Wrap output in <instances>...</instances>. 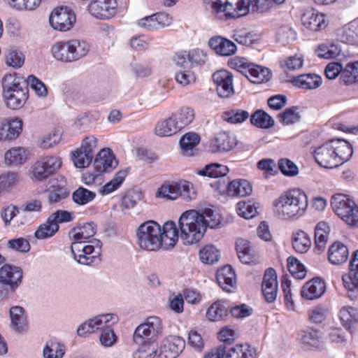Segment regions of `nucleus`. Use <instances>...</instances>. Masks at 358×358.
Returning <instances> with one entry per match:
<instances>
[{
    "instance_id": "nucleus-1",
    "label": "nucleus",
    "mask_w": 358,
    "mask_h": 358,
    "mask_svg": "<svg viewBox=\"0 0 358 358\" xmlns=\"http://www.w3.org/2000/svg\"><path fill=\"white\" fill-rule=\"evenodd\" d=\"M352 153V147L348 141L332 139L315 148L314 157L320 166L334 169L348 161Z\"/></svg>"
},
{
    "instance_id": "nucleus-2",
    "label": "nucleus",
    "mask_w": 358,
    "mask_h": 358,
    "mask_svg": "<svg viewBox=\"0 0 358 358\" xmlns=\"http://www.w3.org/2000/svg\"><path fill=\"white\" fill-rule=\"evenodd\" d=\"M274 211L278 218L283 220H294L306 213L308 197L300 189H293L282 193L273 201Z\"/></svg>"
},
{
    "instance_id": "nucleus-3",
    "label": "nucleus",
    "mask_w": 358,
    "mask_h": 358,
    "mask_svg": "<svg viewBox=\"0 0 358 358\" xmlns=\"http://www.w3.org/2000/svg\"><path fill=\"white\" fill-rule=\"evenodd\" d=\"M69 237L73 241L71 250L76 261L85 265L97 264L100 262L101 247L99 241L95 246L86 244L85 241L88 238L77 227L69 231Z\"/></svg>"
},
{
    "instance_id": "nucleus-4",
    "label": "nucleus",
    "mask_w": 358,
    "mask_h": 358,
    "mask_svg": "<svg viewBox=\"0 0 358 358\" xmlns=\"http://www.w3.org/2000/svg\"><path fill=\"white\" fill-rule=\"evenodd\" d=\"M203 218L200 213L195 210H186L182 213L178 220L180 238L185 245H190L199 242L206 232Z\"/></svg>"
},
{
    "instance_id": "nucleus-5",
    "label": "nucleus",
    "mask_w": 358,
    "mask_h": 358,
    "mask_svg": "<svg viewBox=\"0 0 358 358\" xmlns=\"http://www.w3.org/2000/svg\"><path fill=\"white\" fill-rule=\"evenodd\" d=\"M3 98L8 108L17 110L22 108L29 97L26 83L15 75L8 74L3 79Z\"/></svg>"
},
{
    "instance_id": "nucleus-6",
    "label": "nucleus",
    "mask_w": 358,
    "mask_h": 358,
    "mask_svg": "<svg viewBox=\"0 0 358 358\" xmlns=\"http://www.w3.org/2000/svg\"><path fill=\"white\" fill-rule=\"evenodd\" d=\"M89 48L85 41L72 39L57 42L52 46L51 53L56 60L68 63L85 57Z\"/></svg>"
},
{
    "instance_id": "nucleus-7",
    "label": "nucleus",
    "mask_w": 358,
    "mask_h": 358,
    "mask_svg": "<svg viewBox=\"0 0 358 358\" xmlns=\"http://www.w3.org/2000/svg\"><path fill=\"white\" fill-rule=\"evenodd\" d=\"M161 226L154 220L141 224L136 229V244L142 250L157 251L162 248Z\"/></svg>"
},
{
    "instance_id": "nucleus-8",
    "label": "nucleus",
    "mask_w": 358,
    "mask_h": 358,
    "mask_svg": "<svg viewBox=\"0 0 358 358\" xmlns=\"http://www.w3.org/2000/svg\"><path fill=\"white\" fill-rule=\"evenodd\" d=\"M229 65L244 75L251 83L260 84L268 82L272 77L269 69L250 62L246 58L236 57Z\"/></svg>"
},
{
    "instance_id": "nucleus-9",
    "label": "nucleus",
    "mask_w": 358,
    "mask_h": 358,
    "mask_svg": "<svg viewBox=\"0 0 358 358\" xmlns=\"http://www.w3.org/2000/svg\"><path fill=\"white\" fill-rule=\"evenodd\" d=\"M331 206L335 213L349 227L358 228V205L348 196L342 194L334 195Z\"/></svg>"
},
{
    "instance_id": "nucleus-10",
    "label": "nucleus",
    "mask_w": 358,
    "mask_h": 358,
    "mask_svg": "<svg viewBox=\"0 0 358 358\" xmlns=\"http://www.w3.org/2000/svg\"><path fill=\"white\" fill-rule=\"evenodd\" d=\"M157 197L175 200L179 197L185 201H191L196 198V193L193 185L186 180L165 182L157 190Z\"/></svg>"
},
{
    "instance_id": "nucleus-11",
    "label": "nucleus",
    "mask_w": 358,
    "mask_h": 358,
    "mask_svg": "<svg viewBox=\"0 0 358 358\" xmlns=\"http://www.w3.org/2000/svg\"><path fill=\"white\" fill-rule=\"evenodd\" d=\"M162 332V320L157 316L148 317L138 325L134 333V341L139 345H154V342Z\"/></svg>"
},
{
    "instance_id": "nucleus-12",
    "label": "nucleus",
    "mask_w": 358,
    "mask_h": 358,
    "mask_svg": "<svg viewBox=\"0 0 358 358\" xmlns=\"http://www.w3.org/2000/svg\"><path fill=\"white\" fill-rule=\"evenodd\" d=\"M118 320V316L113 313L97 315L80 324L77 329L78 335L84 336L98 330L102 332L105 329H113Z\"/></svg>"
},
{
    "instance_id": "nucleus-13",
    "label": "nucleus",
    "mask_w": 358,
    "mask_h": 358,
    "mask_svg": "<svg viewBox=\"0 0 358 358\" xmlns=\"http://www.w3.org/2000/svg\"><path fill=\"white\" fill-rule=\"evenodd\" d=\"M58 156H45L38 159L31 167L33 178L42 181L57 171L62 166Z\"/></svg>"
},
{
    "instance_id": "nucleus-14",
    "label": "nucleus",
    "mask_w": 358,
    "mask_h": 358,
    "mask_svg": "<svg viewBox=\"0 0 358 358\" xmlns=\"http://www.w3.org/2000/svg\"><path fill=\"white\" fill-rule=\"evenodd\" d=\"M117 0H91L87 6V10L93 17L106 20L117 14Z\"/></svg>"
},
{
    "instance_id": "nucleus-15",
    "label": "nucleus",
    "mask_w": 358,
    "mask_h": 358,
    "mask_svg": "<svg viewBox=\"0 0 358 358\" xmlns=\"http://www.w3.org/2000/svg\"><path fill=\"white\" fill-rule=\"evenodd\" d=\"M296 340L303 348L308 350L322 349L324 344L322 332L310 327L300 330Z\"/></svg>"
},
{
    "instance_id": "nucleus-16",
    "label": "nucleus",
    "mask_w": 358,
    "mask_h": 358,
    "mask_svg": "<svg viewBox=\"0 0 358 358\" xmlns=\"http://www.w3.org/2000/svg\"><path fill=\"white\" fill-rule=\"evenodd\" d=\"M76 20L73 10L68 7L62 6L54 9L50 16L51 26L57 30L66 31L71 29Z\"/></svg>"
},
{
    "instance_id": "nucleus-17",
    "label": "nucleus",
    "mask_w": 358,
    "mask_h": 358,
    "mask_svg": "<svg viewBox=\"0 0 358 358\" xmlns=\"http://www.w3.org/2000/svg\"><path fill=\"white\" fill-rule=\"evenodd\" d=\"M185 340L176 336H169L162 341L158 358H176L183 351Z\"/></svg>"
},
{
    "instance_id": "nucleus-18",
    "label": "nucleus",
    "mask_w": 358,
    "mask_h": 358,
    "mask_svg": "<svg viewBox=\"0 0 358 358\" xmlns=\"http://www.w3.org/2000/svg\"><path fill=\"white\" fill-rule=\"evenodd\" d=\"M216 86V91L220 97L228 98L234 93L233 75L227 70L215 71L212 76Z\"/></svg>"
},
{
    "instance_id": "nucleus-19",
    "label": "nucleus",
    "mask_w": 358,
    "mask_h": 358,
    "mask_svg": "<svg viewBox=\"0 0 358 358\" xmlns=\"http://www.w3.org/2000/svg\"><path fill=\"white\" fill-rule=\"evenodd\" d=\"M22 270L20 267L4 264L0 268V283L8 285L14 292L22 282Z\"/></svg>"
},
{
    "instance_id": "nucleus-20",
    "label": "nucleus",
    "mask_w": 358,
    "mask_h": 358,
    "mask_svg": "<svg viewBox=\"0 0 358 358\" xmlns=\"http://www.w3.org/2000/svg\"><path fill=\"white\" fill-rule=\"evenodd\" d=\"M22 121L19 117L0 120V141L17 138L22 131Z\"/></svg>"
},
{
    "instance_id": "nucleus-21",
    "label": "nucleus",
    "mask_w": 358,
    "mask_h": 358,
    "mask_svg": "<svg viewBox=\"0 0 358 358\" xmlns=\"http://www.w3.org/2000/svg\"><path fill=\"white\" fill-rule=\"evenodd\" d=\"M207 10L215 18L225 20L231 18L230 0H203Z\"/></svg>"
},
{
    "instance_id": "nucleus-22",
    "label": "nucleus",
    "mask_w": 358,
    "mask_h": 358,
    "mask_svg": "<svg viewBox=\"0 0 358 358\" xmlns=\"http://www.w3.org/2000/svg\"><path fill=\"white\" fill-rule=\"evenodd\" d=\"M262 288L266 301L273 302L278 294L277 275L275 269L272 268L266 269L263 278Z\"/></svg>"
},
{
    "instance_id": "nucleus-23",
    "label": "nucleus",
    "mask_w": 358,
    "mask_h": 358,
    "mask_svg": "<svg viewBox=\"0 0 358 358\" xmlns=\"http://www.w3.org/2000/svg\"><path fill=\"white\" fill-rule=\"evenodd\" d=\"M302 24L310 31H320L327 26L323 13L313 8L306 10L301 16Z\"/></svg>"
},
{
    "instance_id": "nucleus-24",
    "label": "nucleus",
    "mask_w": 358,
    "mask_h": 358,
    "mask_svg": "<svg viewBox=\"0 0 358 358\" xmlns=\"http://www.w3.org/2000/svg\"><path fill=\"white\" fill-rule=\"evenodd\" d=\"M326 290L324 281L318 277L308 281L301 289V295L308 300H314L321 297Z\"/></svg>"
},
{
    "instance_id": "nucleus-25",
    "label": "nucleus",
    "mask_w": 358,
    "mask_h": 358,
    "mask_svg": "<svg viewBox=\"0 0 358 358\" xmlns=\"http://www.w3.org/2000/svg\"><path fill=\"white\" fill-rule=\"evenodd\" d=\"M117 165L114 155L110 149H103L96 156L94 162V169L98 173L110 172Z\"/></svg>"
},
{
    "instance_id": "nucleus-26",
    "label": "nucleus",
    "mask_w": 358,
    "mask_h": 358,
    "mask_svg": "<svg viewBox=\"0 0 358 358\" xmlns=\"http://www.w3.org/2000/svg\"><path fill=\"white\" fill-rule=\"evenodd\" d=\"M236 250L239 260L245 264H256L259 262L250 243L244 238H239L236 241Z\"/></svg>"
},
{
    "instance_id": "nucleus-27",
    "label": "nucleus",
    "mask_w": 358,
    "mask_h": 358,
    "mask_svg": "<svg viewBox=\"0 0 358 358\" xmlns=\"http://www.w3.org/2000/svg\"><path fill=\"white\" fill-rule=\"evenodd\" d=\"M208 45L220 56H231L237 50L236 44L231 41L220 36H213L208 41Z\"/></svg>"
},
{
    "instance_id": "nucleus-28",
    "label": "nucleus",
    "mask_w": 358,
    "mask_h": 358,
    "mask_svg": "<svg viewBox=\"0 0 358 358\" xmlns=\"http://www.w3.org/2000/svg\"><path fill=\"white\" fill-rule=\"evenodd\" d=\"M216 279L219 286L227 292H231L236 284V273L230 265H226L218 269Z\"/></svg>"
},
{
    "instance_id": "nucleus-29",
    "label": "nucleus",
    "mask_w": 358,
    "mask_h": 358,
    "mask_svg": "<svg viewBox=\"0 0 358 358\" xmlns=\"http://www.w3.org/2000/svg\"><path fill=\"white\" fill-rule=\"evenodd\" d=\"M291 83L298 88L303 90H313L322 84V78L315 73L301 74L293 77Z\"/></svg>"
},
{
    "instance_id": "nucleus-30",
    "label": "nucleus",
    "mask_w": 358,
    "mask_h": 358,
    "mask_svg": "<svg viewBox=\"0 0 358 358\" xmlns=\"http://www.w3.org/2000/svg\"><path fill=\"white\" fill-rule=\"evenodd\" d=\"M160 234L162 238V246L164 244L165 246L173 248L180 238L178 229L176 223L173 221L166 222L163 226L161 227Z\"/></svg>"
},
{
    "instance_id": "nucleus-31",
    "label": "nucleus",
    "mask_w": 358,
    "mask_h": 358,
    "mask_svg": "<svg viewBox=\"0 0 358 358\" xmlns=\"http://www.w3.org/2000/svg\"><path fill=\"white\" fill-rule=\"evenodd\" d=\"M256 350L248 344L226 345L225 358H256Z\"/></svg>"
},
{
    "instance_id": "nucleus-32",
    "label": "nucleus",
    "mask_w": 358,
    "mask_h": 358,
    "mask_svg": "<svg viewBox=\"0 0 358 358\" xmlns=\"http://www.w3.org/2000/svg\"><path fill=\"white\" fill-rule=\"evenodd\" d=\"M292 245L294 251L297 253H306L312 245L310 236L302 230H296L292 234Z\"/></svg>"
},
{
    "instance_id": "nucleus-33",
    "label": "nucleus",
    "mask_w": 358,
    "mask_h": 358,
    "mask_svg": "<svg viewBox=\"0 0 358 358\" xmlns=\"http://www.w3.org/2000/svg\"><path fill=\"white\" fill-rule=\"evenodd\" d=\"M349 251L346 245L336 241L329 248V261L334 265H339L345 262L348 258Z\"/></svg>"
},
{
    "instance_id": "nucleus-34",
    "label": "nucleus",
    "mask_w": 358,
    "mask_h": 358,
    "mask_svg": "<svg viewBox=\"0 0 358 358\" xmlns=\"http://www.w3.org/2000/svg\"><path fill=\"white\" fill-rule=\"evenodd\" d=\"M330 228L325 222H318L315 227L314 243L315 250L320 253L325 249L329 239Z\"/></svg>"
},
{
    "instance_id": "nucleus-35",
    "label": "nucleus",
    "mask_w": 358,
    "mask_h": 358,
    "mask_svg": "<svg viewBox=\"0 0 358 358\" xmlns=\"http://www.w3.org/2000/svg\"><path fill=\"white\" fill-rule=\"evenodd\" d=\"M252 187L250 183L244 179H237L231 181L227 187V193L231 196H245L252 193Z\"/></svg>"
},
{
    "instance_id": "nucleus-36",
    "label": "nucleus",
    "mask_w": 358,
    "mask_h": 358,
    "mask_svg": "<svg viewBox=\"0 0 358 358\" xmlns=\"http://www.w3.org/2000/svg\"><path fill=\"white\" fill-rule=\"evenodd\" d=\"M229 308L227 301H216L207 309L206 317L212 322L220 321L227 315Z\"/></svg>"
},
{
    "instance_id": "nucleus-37",
    "label": "nucleus",
    "mask_w": 358,
    "mask_h": 358,
    "mask_svg": "<svg viewBox=\"0 0 358 358\" xmlns=\"http://www.w3.org/2000/svg\"><path fill=\"white\" fill-rule=\"evenodd\" d=\"M234 145L235 143L229 134L221 131L217 134L212 140L210 147L213 152H228L234 148Z\"/></svg>"
},
{
    "instance_id": "nucleus-38",
    "label": "nucleus",
    "mask_w": 358,
    "mask_h": 358,
    "mask_svg": "<svg viewBox=\"0 0 358 358\" xmlns=\"http://www.w3.org/2000/svg\"><path fill=\"white\" fill-rule=\"evenodd\" d=\"M348 280L343 278L344 287L350 291L358 289V250L353 253L350 262Z\"/></svg>"
},
{
    "instance_id": "nucleus-39",
    "label": "nucleus",
    "mask_w": 358,
    "mask_h": 358,
    "mask_svg": "<svg viewBox=\"0 0 358 358\" xmlns=\"http://www.w3.org/2000/svg\"><path fill=\"white\" fill-rule=\"evenodd\" d=\"M29 152L24 148L15 147L6 152L5 162L7 164H22L28 159Z\"/></svg>"
},
{
    "instance_id": "nucleus-40",
    "label": "nucleus",
    "mask_w": 358,
    "mask_h": 358,
    "mask_svg": "<svg viewBox=\"0 0 358 358\" xmlns=\"http://www.w3.org/2000/svg\"><path fill=\"white\" fill-rule=\"evenodd\" d=\"M179 131L180 130L172 115L158 122L155 129V134L159 136H170Z\"/></svg>"
},
{
    "instance_id": "nucleus-41",
    "label": "nucleus",
    "mask_w": 358,
    "mask_h": 358,
    "mask_svg": "<svg viewBox=\"0 0 358 358\" xmlns=\"http://www.w3.org/2000/svg\"><path fill=\"white\" fill-rule=\"evenodd\" d=\"M64 345L55 338L47 341L43 351L44 358H62L65 354Z\"/></svg>"
},
{
    "instance_id": "nucleus-42",
    "label": "nucleus",
    "mask_w": 358,
    "mask_h": 358,
    "mask_svg": "<svg viewBox=\"0 0 358 358\" xmlns=\"http://www.w3.org/2000/svg\"><path fill=\"white\" fill-rule=\"evenodd\" d=\"M339 318L343 326L350 329L358 323V310L350 306H344L340 309Z\"/></svg>"
},
{
    "instance_id": "nucleus-43",
    "label": "nucleus",
    "mask_w": 358,
    "mask_h": 358,
    "mask_svg": "<svg viewBox=\"0 0 358 358\" xmlns=\"http://www.w3.org/2000/svg\"><path fill=\"white\" fill-rule=\"evenodd\" d=\"M59 229V226L48 217L46 222L38 227L34 235L36 238L41 240L50 238L57 234Z\"/></svg>"
},
{
    "instance_id": "nucleus-44",
    "label": "nucleus",
    "mask_w": 358,
    "mask_h": 358,
    "mask_svg": "<svg viewBox=\"0 0 358 358\" xmlns=\"http://www.w3.org/2000/svg\"><path fill=\"white\" fill-rule=\"evenodd\" d=\"M200 142V136L194 132L185 134L180 141V148L183 154L192 156L194 155V149Z\"/></svg>"
},
{
    "instance_id": "nucleus-45",
    "label": "nucleus",
    "mask_w": 358,
    "mask_h": 358,
    "mask_svg": "<svg viewBox=\"0 0 358 358\" xmlns=\"http://www.w3.org/2000/svg\"><path fill=\"white\" fill-rule=\"evenodd\" d=\"M10 317L13 329L17 331H23L27 328V320L24 309L20 306H13L10 309Z\"/></svg>"
},
{
    "instance_id": "nucleus-46",
    "label": "nucleus",
    "mask_w": 358,
    "mask_h": 358,
    "mask_svg": "<svg viewBox=\"0 0 358 358\" xmlns=\"http://www.w3.org/2000/svg\"><path fill=\"white\" fill-rule=\"evenodd\" d=\"M251 123L257 127L268 129L274 125V120L263 110H256L250 116Z\"/></svg>"
},
{
    "instance_id": "nucleus-47",
    "label": "nucleus",
    "mask_w": 358,
    "mask_h": 358,
    "mask_svg": "<svg viewBox=\"0 0 358 358\" xmlns=\"http://www.w3.org/2000/svg\"><path fill=\"white\" fill-rule=\"evenodd\" d=\"M176 124L180 130L189 124L194 118V112L193 109L186 107L182 108L177 112L172 114Z\"/></svg>"
},
{
    "instance_id": "nucleus-48",
    "label": "nucleus",
    "mask_w": 358,
    "mask_h": 358,
    "mask_svg": "<svg viewBox=\"0 0 358 358\" xmlns=\"http://www.w3.org/2000/svg\"><path fill=\"white\" fill-rule=\"evenodd\" d=\"M228 172L229 169L227 166L214 163L205 166L203 169L199 171L198 173L209 178H220L226 176Z\"/></svg>"
},
{
    "instance_id": "nucleus-49",
    "label": "nucleus",
    "mask_w": 358,
    "mask_h": 358,
    "mask_svg": "<svg viewBox=\"0 0 358 358\" xmlns=\"http://www.w3.org/2000/svg\"><path fill=\"white\" fill-rule=\"evenodd\" d=\"M249 113L246 110L234 108L222 113L223 120L231 124H241L249 117Z\"/></svg>"
},
{
    "instance_id": "nucleus-50",
    "label": "nucleus",
    "mask_w": 358,
    "mask_h": 358,
    "mask_svg": "<svg viewBox=\"0 0 358 358\" xmlns=\"http://www.w3.org/2000/svg\"><path fill=\"white\" fill-rule=\"evenodd\" d=\"M127 173L126 171H120L114 178L105 184L99 190L102 195H108L117 190L124 182Z\"/></svg>"
},
{
    "instance_id": "nucleus-51",
    "label": "nucleus",
    "mask_w": 358,
    "mask_h": 358,
    "mask_svg": "<svg viewBox=\"0 0 358 358\" xmlns=\"http://www.w3.org/2000/svg\"><path fill=\"white\" fill-rule=\"evenodd\" d=\"M231 3V18H236L247 15L252 11L251 0H230Z\"/></svg>"
},
{
    "instance_id": "nucleus-52",
    "label": "nucleus",
    "mask_w": 358,
    "mask_h": 358,
    "mask_svg": "<svg viewBox=\"0 0 358 358\" xmlns=\"http://www.w3.org/2000/svg\"><path fill=\"white\" fill-rule=\"evenodd\" d=\"M342 42L348 44H354L358 39V24L350 22L343 27L340 35Z\"/></svg>"
},
{
    "instance_id": "nucleus-53",
    "label": "nucleus",
    "mask_w": 358,
    "mask_h": 358,
    "mask_svg": "<svg viewBox=\"0 0 358 358\" xmlns=\"http://www.w3.org/2000/svg\"><path fill=\"white\" fill-rule=\"evenodd\" d=\"M96 197L94 192L83 187H78L72 194L73 201L78 205L84 206L92 201Z\"/></svg>"
},
{
    "instance_id": "nucleus-54",
    "label": "nucleus",
    "mask_w": 358,
    "mask_h": 358,
    "mask_svg": "<svg viewBox=\"0 0 358 358\" xmlns=\"http://www.w3.org/2000/svg\"><path fill=\"white\" fill-rule=\"evenodd\" d=\"M220 251L213 245H205L199 251L201 261L207 264H213L219 260Z\"/></svg>"
},
{
    "instance_id": "nucleus-55",
    "label": "nucleus",
    "mask_w": 358,
    "mask_h": 358,
    "mask_svg": "<svg viewBox=\"0 0 358 358\" xmlns=\"http://www.w3.org/2000/svg\"><path fill=\"white\" fill-rule=\"evenodd\" d=\"M341 80L346 85L358 83V60L346 64L342 72Z\"/></svg>"
},
{
    "instance_id": "nucleus-56",
    "label": "nucleus",
    "mask_w": 358,
    "mask_h": 358,
    "mask_svg": "<svg viewBox=\"0 0 358 358\" xmlns=\"http://www.w3.org/2000/svg\"><path fill=\"white\" fill-rule=\"evenodd\" d=\"M287 268L291 275L296 279H303L306 275L304 265L294 257L287 258Z\"/></svg>"
},
{
    "instance_id": "nucleus-57",
    "label": "nucleus",
    "mask_w": 358,
    "mask_h": 358,
    "mask_svg": "<svg viewBox=\"0 0 358 358\" xmlns=\"http://www.w3.org/2000/svg\"><path fill=\"white\" fill-rule=\"evenodd\" d=\"M278 118L284 125H289L297 122L300 119L298 108L292 106L286 108L282 113L278 115Z\"/></svg>"
},
{
    "instance_id": "nucleus-58",
    "label": "nucleus",
    "mask_w": 358,
    "mask_h": 358,
    "mask_svg": "<svg viewBox=\"0 0 358 358\" xmlns=\"http://www.w3.org/2000/svg\"><path fill=\"white\" fill-rule=\"evenodd\" d=\"M18 181L17 173L8 172L0 175V194L10 189Z\"/></svg>"
},
{
    "instance_id": "nucleus-59",
    "label": "nucleus",
    "mask_w": 358,
    "mask_h": 358,
    "mask_svg": "<svg viewBox=\"0 0 358 358\" xmlns=\"http://www.w3.org/2000/svg\"><path fill=\"white\" fill-rule=\"evenodd\" d=\"M277 41L283 45H286L296 38L295 31L287 25L280 27L276 35Z\"/></svg>"
},
{
    "instance_id": "nucleus-60",
    "label": "nucleus",
    "mask_w": 358,
    "mask_h": 358,
    "mask_svg": "<svg viewBox=\"0 0 358 358\" xmlns=\"http://www.w3.org/2000/svg\"><path fill=\"white\" fill-rule=\"evenodd\" d=\"M203 220V224L206 229L208 227L210 228H216L221 224L220 216L219 214L215 213L210 208H206L202 213H200Z\"/></svg>"
},
{
    "instance_id": "nucleus-61",
    "label": "nucleus",
    "mask_w": 358,
    "mask_h": 358,
    "mask_svg": "<svg viewBox=\"0 0 358 358\" xmlns=\"http://www.w3.org/2000/svg\"><path fill=\"white\" fill-rule=\"evenodd\" d=\"M238 214L245 219H250L257 213V208L251 201H240L237 203Z\"/></svg>"
},
{
    "instance_id": "nucleus-62",
    "label": "nucleus",
    "mask_w": 358,
    "mask_h": 358,
    "mask_svg": "<svg viewBox=\"0 0 358 358\" xmlns=\"http://www.w3.org/2000/svg\"><path fill=\"white\" fill-rule=\"evenodd\" d=\"M93 158L92 155L79 148L73 153L72 159L77 168H85L90 164Z\"/></svg>"
},
{
    "instance_id": "nucleus-63",
    "label": "nucleus",
    "mask_w": 358,
    "mask_h": 358,
    "mask_svg": "<svg viewBox=\"0 0 358 358\" xmlns=\"http://www.w3.org/2000/svg\"><path fill=\"white\" fill-rule=\"evenodd\" d=\"M328 312V308L324 306H315L308 311V320L312 323H322L327 317Z\"/></svg>"
},
{
    "instance_id": "nucleus-64",
    "label": "nucleus",
    "mask_w": 358,
    "mask_h": 358,
    "mask_svg": "<svg viewBox=\"0 0 358 358\" xmlns=\"http://www.w3.org/2000/svg\"><path fill=\"white\" fill-rule=\"evenodd\" d=\"M7 246L9 249L20 252H27L31 248L29 241L22 237L9 240Z\"/></svg>"
}]
</instances>
